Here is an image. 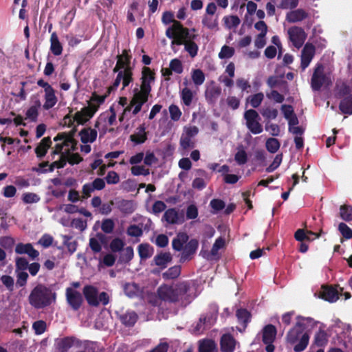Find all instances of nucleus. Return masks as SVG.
<instances>
[{
	"label": "nucleus",
	"instance_id": "f257e3e1",
	"mask_svg": "<svg viewBox=\"0 0 352 352\" xmlns=\"http://www.w3.org/2000/svg\"><path fill=\"white\" fill-rule=\"evenodd\" d=\"M93 116L92 112H90L89 109L85 107L74 115L69 113L63 118L61 122L63 126L72 127L74 131L72 133H60L54 138L55 145L53 154L58 155L59 157L58 160L54 161L51 164L50 171H52L55 168H63L67 162L74 165L82 161L80 155L74 153L77 149V143L73 138V133L76 131L77 126L84 125Z\"/></svg>",
	"mask_w": 352,
	"mask_h": 352
},
{
	"label": "nucleus",
	"instance_id": "f03ea898",
	"mask_svg": "<svg viewBox=\"0 0 352 352\" xmlns=\"http://www.w3.org/2000/svg\"><path fill=\"white\" fill-rule=\"evenodd\" d=\"M318 326L316 320L309 317L297 316L295 324L287 333L285 340L293 346L295 352H302L307 346L309 334L314 327Z\"/></svg>",
	"mask_w": 352,
	"mask_h": 352
},
{
	"label": "nucleus",
	"instance_id": "7ed1b4c3",
	"mask_svg": "<svg viewBox=\"0 0 352 352\" xmlns=\"http://www.w3.org/2000/svg\"><path fill=\"white\" fill-rule=\"evenodd\" d=\"M155 81V74L149 67H144L142 69L141 77L140 89H135L133 98L131 100V107L126 109L121 117L120 122H122L125 118H128V114L132 111L133 115L139 113L142 105L148 100V96L151 91V85Z\"/></svg>",
	"mask_w": 352,
	"mask_h": 352
},
{
	"label": "nucleus",
	"instance_id": "20e7f679",
	"mask_svg": "<svg viewBox=\"0 0 352 352\" xmlns=\"http://www.w3.org/2000/svg\"><path fill=\"white\" fill-rule=\"evenodd\" d=\"M113 72H118V75L111 89H116L122 84V89H124L133 81L131 56L126 50H124L122 54L118 56L117 63Z\"/></svg>",
	"mask_w": 352,
	"mask_h": 352
},
{
	"label": "nucleus",
	"instance_id": "39448f33",
	"mask_svg": "<svg viewBox=\"0 0 352 352\" xmlns=\"http://www.w3.org/2000/svg\"><path fill=\"white\" fill-rule=\"evenodd\" d=\"M189 292L190 288L185 283L173 286L164 285L158 289L159 297L164 300L169 301L186 300L190 296Z\"/></svg>",
	"mask_w": 352,
	"mask_h": 352
},
{
	"label": "nucleus",
	"instance_id": "423d86ee",
	"mask_svg": "<svg viewBox=\"0 0 352 352\" xmlns=\"http://www.w3.org/2000/svg\"><path fill=\"white\" fill-rule=\"evenodd\" d=\"M55 300V294L46 287L36 286L29 296V302L32 306L40 309L48 306Z\"/></svg>",
	"mask_w": 352,
	"mask_h": 352
},
{
	"label": "nucleus",
	"instance_id": "0eeeda50",
	"mask_svg": "<svg viewBox=\"0 0 352 352\" xmlns=\"http://www.w3.org/2000/svg\"><path fill=\"white\" fill-rule=\"evenodd\" d=\"M188 30L184 28L178 21H174L173 24L166 31V35L168 38L173 39L171 45H182L188 41Z\"/></svg>",
	"mask_w": 352,
	"mask_h": 352
},
{
	"label": "nucleus",
	"instance_id": "6e6552de",
	"mask_svg": "<svg viewBox=\"0 0 352 352\" xmlns=\"http://www.w3.org/2000/svg\"><path fill=\"white\" fill-rule=\"evenodd\" d=\"M37 85L43 89V108L45 110L52 109L58 102V98L56 96L55 90L47 82L40 79Z\"/></svg>",
	"mask_w": 352,
	"mask_h": 352
},
{
	"label": "nucleus",
	"instance_id": "1a4fd4ad",
	"mask_svg": "<svg viewBox=\"0 0 352 352\" xmlns=\"http://www.w3.org/2000/svg\"><path fill=\"white\" fill-rule=\"evenodd\" d=\"M331 82V78L329 74L324 73L322 65H318L314 72L311 78V87L314 90H319L322 86H327Z\"/></svg>",
	"mask_w": 352,
	"mask_h": 352
},
{
	"label": "nucleus",
	"instance_id": "9d476101",
	"mask_svg": "<svg viewBox=\"0 0 352 352\" xmlns=\"http://www.w3.org/2000/svg\"><path fill=\"white\" fill-rule=\"evenodd\" d=\"M342 292L343 289L341 287L322 285L315 295L329 302H334L339 298L340 295H342Z\"/></svg>",
	"mask_w": 352,
	"mask_h": 352
},
{
	"label": "nucleus",
	"instance_id": "9b49d317",
	"mask_svg": "<svg viewBox=\"0 0 352 352\" xmlns=\"http://www.w3.org/2000/svg\"><path fill=\"white\" fill-rule=\"evenodd\" d=\"M244 118L248 129L254 134H259L263 131L262 125L260 124L259 115L253 109H249L245 112Z\"/></svg>",
	"mask_w": 352,
	"mask_h": 352
},
{
	"label": "nucleus",
	"instance_id": "f8f14e48",
	"mask_svg": "<svg viewBox=\"0 0 352 352\" xmlns=\"http://www.w3.org/2000/svg\"><path fill=\"white\" fill-rule=\"evenodd\" d=\"M287 32L289 40L295 47L299 49L302 46L307 38V34L302 28L292 26Z\"/></svg>",
	"mask_w": 352,
	"mask_h": 352
},
{
	"label": "nucleus",
	"instance_id": "ddd939ff",
	"mask_svg": "<svg viewBox=\"0 0 352 352\" xmlns=\"http://www.w3.org/2000/svg\"><path fill=\"white\" fill-rule=\"evenodd\" d=\"M281 111L284 118L288 121L289 131L291 133H299L300 127L298 126V120L291 105L283 104L281 107Z\"/></svg>",
	"mask_w": 352,
	"mask_h": 352
},
{
	"label": "nucleus",
	"instance_id": "4468645a",
	"mask_svg": "<svg viewBox=\"0 0 352 352\" xmlns=\"http://www.w3.org/2000/svg\"><path fill=\"white\" fill-rule=\"evenodd\" d=\"M276 336V329L272 324H268L263 329V341L266 344V351L273 352L274 346L272 344Z\"/></svg>",
	"mask_w": 352,
	"mask_h": 352
},
{
	"label": "nucleus",
	"instance_id": "2eb2a0df",
	"mask_svg": "<svg viewBox=\"0 0 352 352\" xmlns=\"http://www.w3.org/2000/svg\"><path fill=\"white\" fill-rule=\"evenodd\" d=\"M316 48L315 46L309 43H307L304 46L301 52V67L305 70L311 62L315 55Z\"/></svg>",
	"mask_w": 352,
	"mask_h": 352
},
{
	"label": "nucleus",
	"instance_id": "dca6fc26",
	"mask_svg": "<svg viewBox=\"0 0 352 352\" xmlns=\"http://www.w3.org/2000/svg\"><path fill=\"white\" fill-rule=\"evenodd\" d=\"M67 300L69 305L75 310L78 309L82 302L80 293L74 288H67L66 290Z\"/></svg>",
	"mask_w": 352,
	"mask_h": 352
},
{
	"label": "nucleus",
	"instance_id": "f3484780",
	"mask_svg": "<svg viewBox=\"0 0 352 352\" xmlns=\"http://www.w3.org/2000/svg\"><path fill=\"white\" fill-rule=\"evenodd\" d=\"M344 98L340 104V109L344 113H352V94L351 90L345 87L343 91Z\"/></svg>",
	"mask_w": 352,
	"mask_h": 352
},
{
	"label": "nucleus",
	"instance_id": "a211bd4d",
	"mask_svg": "<svg viewBox=\"0 0 352 352\" xmlns=\"http://www.w3.org/2000/svg\"><path fill=\"white\" fill-rule=\"evenodd\" d=\"M79 135L82 143H93L96 140L98 132L95 129L87 127L81 130Z\"/></svg>",
	"mask_w": 352,
	"mask_h": 352
},
{
	"label": "nucleus",
	"instance_id": "6ab92c4d",
	"mask_svg": "<svg viewBox=\"0 0 352 352\" xmlns=\"http://www.w3.org/2000/svg\"><path fill=\"white\" fill-rule=\"evenodd\" d=\"M162 219L169 224H179L184 221L183 217L179 216L177 211L173 208L167 210L164 212Z\"/></svg>",
	"mask_w": 352,
	"mask_h": 352
},
{
	"label": "nucleus",
	"instance_id": "aec40b11",
	"mask_svg": "<svg viewBox=\"0 0 352 352\" xmlns=\"http://www.w3.org/2000/svg\"><path fill=\"white\" fill-rule=\"evenodd\" d=\"M15 252L17 254H27L30 257L34 258L39 254L30 243H18L15 248Z\"/></svg>",
	"mask_w": 352,
	"mask_h": 352
},
{
	"label": "nucleus",
	"instance_id": "412c9836",
	"mask_svg": "<svg viewBox=\"0 0 352 352\" xmlns=\"http://www.w3.org/2000/svg\"><path fill=\"white\" fill-rule=\"evenodd\" d=\"M318 326L313 328L312 331L316 330V333L314 337V342L318 346H323L327 342V335L324 331V325L318 321H316Z\"/></svg>",
	"mask_w": 352,
	"mask_h": 352
},
{
	"label": "nucleus",
	"instance_id": "4be33fe9",
	"mask_svg": "<svg viewBox=\"0 0 352 352\" xmlns=\"http://www.w3.org/2000/svg\"><path fill=\"white\" fill-rule=\"evenodd\" d=\"M104 96H99L94 94L88 101V105L85 107L89 109V111L92 112V114L94 116L98 110L99 107L104 102Z\"/></svg>",
	"mask_w": 352,
	"mask_h": 352
},
{
	"label": "nucleus",
	"instance_id": "5701e85b",
	"mask_svg": "<svg viewBox=\"0 0 352 352\" xmlns=\"http://www.w3.org/2000/svg\"><path fill=\"white\" fill-rule=\"evenodd\" d=\"M235 346L236 341L230 335H223L221 340V349L223 352H233Z\"/></svg>",
	"mask_w": 352,
	"mask_h": 352
},
{
	"label": "nucleus",
	"instance_id": "b1692460",
	"mask_svg": "<svg viewBox=\"0 0 352 352\" xmlns=\"http://www.w3.org/2000/svg\"><path fill=\"white\" fill-rule=\"evenodd\" d=\"M84 295L91 305L96 306L98 305L97 289L92 286H86L83 289Z\"/></svg>",
	"mask_w": 352,
	"mask_h": 352
},
{
	"label": "nucleus",
	"instance_id": "393cba45",
	"mask_svg": "<svg viewBox=\"0 0 352 352\" xmlns=\"http://www.w3.org/2000/svg\"><path fill=\"white\" fill-rule=\"evenodd\" d=\"M307 17V13L302 9H297L293 11H290L286 14V20L289 23L300 22Z\"/></svg>",
	"mask_w": 352,
	"mask_h": 352
},
{
	"label": "nucleus",
	"instance_id": "a878e982",
	"mask_svg": "<svg viewBox=\"0 0 352 352\" xmlns=\"http://www.w3.org/2000/svg\"><path fill=\"white\" fill-rule=\"evenodd\" d=\"M224 245H225L224 239L219 237L215 241V242L212 246V248L211 250L210 253H208L206 251L201 250L200 254L202 255L203 257H204L207 259H211L212 257L216 256L218 254L219 250L223 248Z\"/></svg>",
	"mask_w": 352,
	"mask_h": 352
},
{
	"label": "nucleus",
	"instance_id": "bb28decb",
	"mask_svg": "<svg viewBox=\"0 0 352 352\" xmlns=\"http://www.w3.org/2000/svg\"><path fill=\"white\" fill-rule=\"evenodd\" d=\"M201 23L204 28L210 30H217L219 25L218 16L204 15Z\"/></svg>",
	"mask_w": 352,
	"mask_h": 352
},
{
	"label": "nucleus",
	"instance_id": "cd10ccee",
	"mask_svg": "<svg viewBox=\"0 0 352 352\" xmlns=\"http://www.w3.org/2000/svg\"><path fill=\"white\" fill-rule=\"evenodd\" d=\"M171 260L172 256L168 252L160 253L154 258L155 265L161 269L166 268Z\"/></svg>",
	"mask_w": 352,
	"mask_h": 352
},
{
	"label": "nucleus",
	"instance_id": "c85d7f7f",
	"mask_svg": "<svg viewBox=\"0 0 352 352\" xmlns=\"http://www.w3.org/2000/svg\"><path fill=\"white\" fill-rule=\"evenodd\" d=\"M50 50L55 56H59L62 54L63 47L59 41L57 34L53 32L50 37Z\"/></svg>",
	"mask_w": 352,
	"mask_h": 352
},
{
	"label": "nucleus",
	"instance_id": "c756f323",
	"mask_svg": "<svg viewBox=\"0 0 352 352\" xmlns=\"http://www.w3.org/2000/svg\"><path fill=\"white\" fill-rule=\"evenodd\" d=\"M63 211L67 214H74L78 211V208L73 204L60 205L57 207L56 212L53 215V219H58V216H59Z\"/></svg>",
	"mask_w": 352,
	"mask_h": 352
},
{
	"label": "nucleus",
	"instance_id": "7c9ffc66",
	"mask_svg": "<svg viewBox=\"0 0 352 352\" xmlns=\"http://www.w3.org/2000/svg\"><path fill=\"white\" fill-rule=\"evenodd\" d=\"M221 89L219 87L212 84L206 91V97L210 102H214L220 96Z\"/></svg>",
	"mask_w": 352,
	"mask_h": 352
},
{
	"label": "nucleus",
	"instance_id": "2f4dec72",
	"mask_svg": "<svg viewBox=\"0 0 352 352\" xmlns=\"http://www.w3.org/2000/svg\"><path fill=\"white\" fill-rule=\"evenodd\" d=\"M52 144V141L50 138H44L40 144L35 148L36 154L38 157L44 156L48 148L50 147Z\"/></svg>",
	"mask_w": 352,
	"mask_h": 352
},
{
	"label": "nucleus",
	"instance_id": "473e14b6",
	"mask_svg": "<svg viewBox=\"0 0 352 352\" xmlns=\"http://www.w3.org/2000/svg\"><path fill=\"white\" fill-rule=\"evenodd\" d=\"M188 236L185 233L179 234L173 241V248L177 251L184 250V245L188 241Z\"/></svg>",
	"mask_w": 352,
	"mask_h": 352
},
{
	"label": "nucleus",
	"instance_id": "72a5a7b5",
	"mask_svg": "<svg viewBox=\"0 0 352 352\" xmlns=\"http://www.w3.org/2000/svg\"><path fill=\"white\" fill-rule=\"evenodd\" d=\"M41 107V102L38 100H36L34 104L30 106L25 113L26 118L31 121H36L38 115V109Z\"/></svg>",
	"mask_w": 352,
	"mask_h": 352
},
{
	"label": "nucleus",
	"instance_id": "f704fd0d",
	"mask_svg": "<svg viewBox=\"0 0 352 352\" xmlns=\"http://www.w3.org/2000/svg\"><path fill=\"white\" fill-rule=\"evenodd\" d=\"M248 160V153L242 146H238L234 155V160L238 165L245 164Z\"/></svg>",
	"mask_w": 352,
	"mask_h": 352
},
{
	"label": "nucleus",
	"instance_id": "c9c22d12",
	"mask_svg": "<svg viewBox=\"0 0 352 352\" xmlns=\"http://www.w3.org/2000/svg\"><path fill=\"white\" fill-rule=\"evenodd\" d=\"M130 139L136 144H142L146 140V133L144 126H141L137 129V131L131 135Z\"/></svg>",
	"mask_w": 352,
	"mask_h": 352
},
{
	"label": "nucleus",
	"instance_id": "e433bc0d",
	"mask_svg": "<svg viewBox=\"0 0 352 352\" xmlns=\"http://www.w3.org/2000/svg\"><path fill=\"white\" fill-rule=\"evenodd\" d=\"M199 352H217V345L211 340H202L199 343Z\"/></svg>",
	"mask_w": 352,
	"mask_h": 352
},
{
	"label": "nucleus",
	"instance_id": "4c0bfd02",
	"mask_svg": "<svg viewBox=\"0 0 352 352\" xmlns=\"http://www.w3.org/2000/svg\"><path fill=\"white\" fill-rule=\"evenodd\" d=\"M198 241L196 239L190 240L184 247L182 254V258H187L190 254H194L198 248Z\"/></svg>",
	"mask_w": 352,
	"mask_h": 352
},
{
	"label": "nucleus",
	"instance_id": "58836bf2",
	"mask_svg": "<svg viewBox=\"0 0 352 352\" xmlns=\"http://www.w3.org/2000/svg\"><path fill=\"white\" fill-rule=\"evenodd\" d=\"M195 94V93H194L188 87L182 89L180 92V96L183 103L186 106H190L192 102Z\"/></svg>",
	"mask_w": 352,
	"mask_h": 352
},
{
	"label": "nucleus",
	"instance_id": "ea45409f",
	"mask_svg": "<svg viewBox=\"0 0 352 352\" xmlns=\"http://www.w3.org/2000/svg\"><path fill=\"white\" fill-rule=\"evenodd\" d=\"M153 253V248L146 243L140 244L138 246V254L141 259H146L152 256Z\"/></svg>",
	"mask_w": 352,
	"mask_h": 352
},
{
	"label": "nucleus",
	"instance_id": "a19ab883",
	"mask_svg": "<svg viewBox=\"0 0 352 352\" xmlns=\"http://www.w3.org/2000/svg\"><path fill=\"white\" fill-rule=\"evenodd\" d=\"M104 238L103 234H98L96 237H91L89 239V246L94 252H99L102 249L101 242Z\"/></svg>",
	"mask_w": 352,
	"mask_h": 352
},
{
	"label": "nucleus",
	"instance_id": "79ce46f5",
	"mask_svg": "<svg viewBox=\"0 0 352 352\" xmlns=\"http://www.w3.org/2000/svg\"><path fill=\"white\" fill-rule=\"evenodd\" d=\"M191 78L196 86H200L205 80V75L201 69H196L192 71Z\"/></svg>",
	"mask_w": 352,
	"mask_h": 352
},
{
	"label": "nucleus",
	"instance_id": "37998d69",
	"mask_svg": "<svg viewBox=\"0 0 352 352\" xmlns=\"http://www.w3.org/2000/svg\"><path fill=\"white\" fill-rule=\"evenodd\" d=\"M225 26L228 29L236 28L240 23V19L238 16L230 15L223 18Z\"/></svg>",
	"mask_w": 352,
	"mask_h": 352
},
{
	"label": "nucleus",
	"instance_id": "c03bdc74",
	"mask_svg": "<svg viewBox=\"0 0 352 352\" xmlns=\"http://www.w3.org/2000/svg\"><path fill=\"white\" fill-rule=\"evenodd\" d=\"M340 217L346 221H352V206L349 205H343L340 208Z\"/></svg>",
	"mask_w": 352,
	"mask_h": 352
},
{
	"label": "nucleus",
	"instance_id": "a18cd8bd",
	"mask_svg": "<svg viewBox=\"0 0 352 352\" xmlns=\"http://www.w3.org/2000/svg\"><path fill=\"white\" fill-rule=\"evenodd\" d=\"M125 294L129 298H133L138 295L140 292L139 287L134 283H126L124 286Z\"/></svg>",
	"mask_w": 352,
	"mask_h": 352
},
{
	"label": "nucleus",
	"instance_id": "49530a36",
	"mask_svg": "<svg viewBox=\"0 0 352 352\" xmlns=\"http://www.w3.org/2000/svg\"><path fill=\"white\" fill-rule=\"evenodd\" d=\"M138 316L133 311L126 313L121 317L122 322L128 326H133L137 321Z\"/></svg>",
	"mask_w": 352,
	"mask_h": 352
},
{
	"label": "nucleus",
	"instance_id": "de8ad7c7",
	"mask_svg": "<svg viewBox=\"0 0 352 352\" xmlns=\"http://www.w3.org/2000/svg\"><path fill=\"white\" fill-rule=\"evenodd\" d=\"M21 199L26 204H36L41 199L40 197L34 192H25L22 195Z\"/></svg>",
	"mask_w": 352,
	"mask_h": 352
},
{
	"label": "nucleus",
	"instance_id": "09e8293b",
	"mask_svg": "<svg viewBox=\"0 0 352 352\" xmlns=\"http://www.w3.org/2000/svg\"><path fill=\"white\" fill-rule=\"evenodd\" d=\"M264 98L263 93H257L248 98L247 101L249 102L252 107H258L262 102Z\"/></svg>",
	"mask_w": 352,
	"mask_h": 352
},
{
	"label": "nucleus",
	"instance_id": "8fccbe9b",
	"mask_svg": "<svg viewBox=\"0 0 352 352\" xmlns=\"http://www.w3.org/2000/svg\"><path fill=\"white\" fill-rule=\"evenodd\" d=\"M234 54V49L232 47L223 45L219 53V58L226 59L231 58Z\"/></svg>",
	"mask_w": 352,
	"mask_h": 352
},
{
	"label": "nucleus",
	"instance_id": "3c124183",
	"mask_svg": "<svg viewBox=\"0 0 352 352\" xmlns=\"http://www.w3.org/2000/svg\"><path fill=\"white\" fill-rule=\"evenodd\" d=\"M338 230L345 239H350L352 238V230L346 223H339Z\"/></svg>",
	"mask_w": 352,
	"mask_h": 352
},
{
	"label": "nucleus",
	"instance_id": "603ef678",
	"mask_svg": "<svg viewBox=\"0 0 352 352\" xmlns=\"http://www.w3.org/2000/svg\"><path fill=\"white\" fill-rule=\"evenodd\" d=\"M183 44L185 45V50L188 52L191 57H195L197 55L198 46L195 43L188 40Z\"/></svg>",
	"mask_w": 352,
	"mask_h": 352
},
{
	"label": "nucleus",
	"instance_id": "864d4df0",
	"mask_svg": "<svg viewBox=\"0 0 352 352\" xmlns=\"http://www.w3.org/2000/svg\"><path fill=\"white\" fill-rule=\"evenodd\" d=\"M280 147V143L277 139L269 138L266 142V148L270 153H276Z\"/></svg>",
	"mask_w": 352,
	"mask_h": 352
},
{
	"label": "nucleus",
	"instance_id": "5fc2aeb1",
	"mask_svg": "<svg viewBox=\"0 0 352 352\" xmlns=\"http://www.w3.org/2000/svg\"><path fill=\"white\" fill-rule=\"evenodd\" d=\"M278 8L282 9H292L294 8L298 5L297 0H278Z\"/></svg>",
	"mask_w": 352,
	"mask_h": 352
},
{
	"label": "nucleus",
	"instance_id": "6e6d98bb",
	"mask_svg": "<svg viewBox=\"0 0 352 352\" xmlns=\"http://www.w3.org/2000/svg\"><path fill=\"white\" fill-rule=\"evenodd\" d=\"M236 316L239 322L245 324L250 320V313L245 309H239L236 312Z\"/></svg>",
	"mask_w": 352,
	"mask_h": 352
},
{
	"label": "nucleus",
	"instance_id": "4d7b16f0",
	"mask_svg": "<svg viewBox=\"0 0 352 352\" xmlns=\"http://www.w3.org/2000/svg\"><path fill=\"white\" fill-rule=\"evenodd\" d=\"M71 225L80 231H84L87 227V221L80 218L74 219L71 222Z\"/></svg>",
	"mask_w": 352,
	"mask_h": 352
},
{
	"label": "nucleus",
	"instance_id": "13d9d810",
	"mask_svg": "<svg viewBox=\"0 0 352 352\" xmlns=\"http://www.w3.org/2000/svg\"><path fill=\"white\" fill-rule=\"evenodd\" d=\"M210 206L212 209V212L217 213L225 208V203L221 199H214L211 200Z\"/></svg>",
	"mask_w": 352,
	"mask_h": 352
},
{
	"label": "nucleus",
	"instance_id": "bf43d9fd",
	"mask_svg": "<svg viewBox=\"0 0 352 352\" xmlns=\"http://www.w3.org/2000/svg\"><path fill=\"white\" fill-rule=\"evenodd\" d=\"M131 173L133 175L138 176V175H148L149 174V170L148 168H146L143 166H139L135 165L132 166L131 169Z\"/></svg>",
	"mask_w": 352,
	"mask_h": 352
},
{
	"label": "nucleus",
	"instance_id": "052dcab7",
	"mask_svg": "<svg viewBox=\"0 0 352 352\" xmlns=\"http://www.w3.org/2000/svg\"><path fill=\"white\" fill-rule=\"evenodd\" d=\"M101 228L105 233H111L114 228V222L110 219H106L102 221Z\"/></svg>",
	"mask_w": 352,
	"mask_h": 352
},
{
	"label": "nucleus",
	"instance_id": "680f3d73",
	"mask_svg": "<svg viewBox=\"0 0 352 352\" xmlns=\"http://www.w3.org/2000/svg\"><path fill=\"white\" fill-rule=\"evenodd\" d=\"M169 113L170 118L174 121L179 120L182 116V111L175 104H171L169 107Z\"/></svg>",
	"mask_w": 352,
	"mask_h": 352
},
{
	"label": "nucleus",
	"instance_id": "e2e57ef3",
	"mask_svg": "<svg viewBox=\"0 0 352 352\" xmlns=\"http://www.w3.org/2000/svg\"><path fill=\"white\" fill-rule=\"evenodd\" d=\"M0 280L2 284L6 287L10 291L13 290L14 288V279L12 277L8 275H2L0 276Z\"/></svg>",
	"mask_w": 352,
	"mask_h": 352
},
{
	"label": "nucleus",
	"instance_id": "0e129e2a",
	"mask_svg": "<svg viewBox=\"0 0 352 352\" xmlns=\"http://www.w3.org/2000/svg\"><path fill=\"white\" fill-rule=\"evenodd\" d=\"M53 241L54 239L51 235L48 234H45L38 240V243L40 244L42 247L46 248L50 247L52 244Z\"/></svg>",
	"mask_w": 352,
	"mask_h": 352
},
{
	"label": "nucleus",
	"instance_id": "69168bd1",
	"mask_svg": "<svg viewBox=\"0 0 352 352\" xmlns=\"http://www.w3.org/2000/svg\"><path fill=\"white\" fill-rule=\"evenodd\" d=\"M166 208V204L162 201H156L150 212L154 214H159L160 212L164 211Z\"/></svg>",
	"mask_w": 352,
	"mask_h": 352
},
{
	"label": "nucleus",
	"instance_id": "338daca9",
	"mask_svg": "<svg viewBox=\"0 0 352 352\" xmlns=\"http://www.w3.org/2000/svg\"><path fill=\"white\" fill-rule=\"evenodd\" d=\"M124 245V241L118 238L114 239L110 243V248L113 252L120 251Z\"/></svg>",
	"mask_w": 352,
	"mask_h": 352
},
{
	"label": "nucleus",
	"instance_id": "774afa93",
	"mask_svg": "<svg viewBox=\"0 0 352 352\" xmlns=\"http://www.w3.org/2000/svg\"><path fill=\"white\" fill-rule=\"evenodd\" d=\"M170 68L177 74H181L183 71L182 62L177 59H173L170 63Z\"/></svg>",
	"mask_w": 352,
	"mask_h": 352
}]
</instances>
